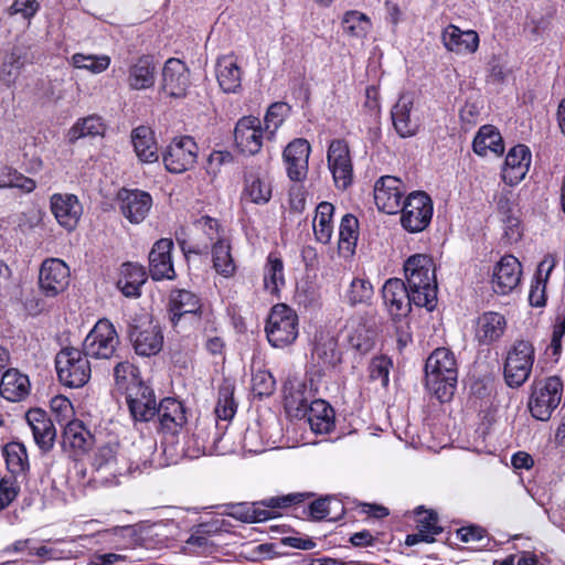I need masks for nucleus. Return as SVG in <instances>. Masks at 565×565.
Returning <instances> with one entry per match:
<instances>
[{
	"label": "nucleus",
	"mask_w": 565,
	"mask_h": 565,
	"mask_svg": "<svg viewBox=\"0 0 565 565\" xmlns=\"http://www.w3.org/2000/svg\"><path fill=\"white\" fill-rule=\"evenodd\" d=\"M168 312L170 322L177 332L185 331L188 324L205 332L215 330L213 311L190 290H172L169 296Z\"/></svg>",
	"instance_id": "nucleus-1"
},
{
	"label": "nucleus",
	"mask_w": 565,
	"mask_h": 565,
	"mask_svg": "<svg viewBox=\"0 0 565 565\" xmlns=\"http://www.w3.org/2000/svg\"><path fill=\"white\" fill-rule=\"evenodd\" d=\"M458 366L455 354L447 348H437L425 364L426 388L440 403L449 402L456 391Z\"/></svg>",
	"instance_id": "nucleus-2"
},
{
	"label": "nucleus",
	"mask_w": 565,
	"mask_h": 565,
	"mask_svg": "<svg viewBox=\"0 0 565 565\" xmlns=\"http://www.w3.org/2000/svg\"><path fill=\"white\" fill-rule=\"evenodd\" d=\"M404 271L414 305L431 311L437 303V282L433 258L425 254H415L405 262Z\"/></svg>",
	"instance_id": "nucleus-3"
},
{
	"label": "nucleus",
	"mask_w": 565,
	"mask_h": 565,
	"mask_svg": "<svg viewBox=\"0 0 565 565\" xmlns=\"http://www.w3.org/2000/svg\"><path fill=\"white\" fill-rule=\"evenodd\" d=\"M94 480L104 486H117L120 478L134 470V462L127 457L118 441L99 445L92 458Z\"/></svg>",
	"instance_id": "nucleus-4"
},
{
	"label": "nucleus",
	"mask_w": 565,
	"mask_h": 565,
	"mask_svg": "<svg viewBox=\"0 0 565 565\" xmlns=\"http://www.w3.org/2000/svg\"><path fill=\"white\" fill-rule=\"evenodd\" d=\"M563 392V381L556 375L534 381L527 402L531 415L537 420H548L559 406Z\"/></svg>",
	"instance_id": "nucleus-5"
},
{
	"label": "nucleus",
	"mask_w": 565,
	"mask_h": 565,
	"mask_svg": "<svg viewBox=\"0 0 565 565\" xmlns=\"http://www.w3.org/2000/svg\"><path fill=\"white\" fill-rule=\"evenodd\" d=\"M266 335L274 348H285L295 342L299 333L298 316L285 303L275 305L267 318Z\"/></svg>",
	"instance_id": "nucleus-6"
},
{
	"label": "nucleus",
	"mask_w": 565,
	"mask_h": 565,
	"mask_svg": "<svg viewBox=\"0 0 565 565\" xmlns=\"http://www.w3.org/2000/svg\"><path fill=\"white\" fill-rule=\"evenodd\" d=\"M55 367L60 382L68 387L84 386L92 374L88 356L73 347L64 348L56 354Z\"/></svg>",
	"instance_id": "nucleus-7"
},
{
	"label": "nucleus",
	"mask_w": 565,
	"mask_h": 565,
	"mask_svg": "<svg viewBox=\"0 0 565 565\" xmlns=\"http://www.w3.org/2000/svg\"><path fill=\"white\" fill-rule=\"evenodd\" d=\"M535 359L533 344L526 340H516L508 351L503 375L510 387L522 386L530 377Z\"/></svg>",
	"instance_id": "nucleus-8"
},
{
	"label": "nucleus",
	"mask_w": 565,
	"mask_h": 565,
	"mask_svg": "<svg viewBox=\"0 0 565 565\" xmlns=\"http://www.w3.org/2000/svg\"><path fill=\"white\" fill-rule=\"evenodd\" d=\"M135 352L141 356L157 355L163 345V334L149 315L135 318L128 330Z\"/></svg>",
	"instance_id": "nucleus-9"
},
{
	"label": "nucleus",
	"mask_w": 565,
	"mask_h": 565,
	"mask_svg": "<svg viewBox=\"0 0 565 565\" xmlns=\"http://www.w3.org/2000/svg\"><path fill=\"white\" fill-rule=\"evenodd\" d=\"M433 212L430 196L423 191H415L403 204L401 223L407 232L419 233L430 224Z\"/></svg>",
	"instance_id": "nucleus-10"
},
{
	"label": "nucleus",
	"mask_w": 565,
	"mask_h": 565,
	"mask_svg": "<svg viewBox=\"0 0 565 565\" xmlns=\"http://www.w3.org/2000/svg\"><path fill=\"white\" fill-rule=\"evenodd\" d=\"M119 338L113 323L106 319L99 320L83 342V351L88 358L110 359Z\"/></svg>",
	"instance_id": "nucleus-11"
},
{
	"label": "nucleus",
	"mask_w": 565,
	"mask_h": 565,
	"mask_svg": "<svg viewBox=\"0 0 565 565\" xmlns=\"http://www.w3.org/2000/svg\"><path fill=\"white\" fill-rule=\"evenodd\" d=\"M198 150L196 142L190 136L173 139L163 154L167 171L179 174L191 169L196 162Z\"/></svg>",
	"instance_id": "nucleus-12"
},
{
	"label": "nucleus",
	"mask_w": 565,
	"mask_h": 565,
	"mask_svg": "<svg viewBox=\"0 0 565 565\" xmlns=\"http://www.w3.org/2000/svg\"><path fill=\"white\" fill-rule=\"evenodd\" d=\"M70 276V268L65 262L60 258H47L40 268V289L46 297H55L67 288Z\"/></svg>",
	"instance_id": "nucleus-13"
},
{
	"label": "nucleus",
	"mask_w": 565,
	"mask_h": 565,
	"mask_svg": "<svg viewBox=\"0 0 565 565\" xmlns=\"http://www.w3.org/2000/svg\"><path fill=\"white\" fill-rule=\"evenodd\" d=\"M126 403L135 422L147 423L156 416L158 405L154 392L145 382L128 388Z\"/></svg>",
	"instance_id": "nucleus-14"
},
{
	"label": "nucleus",
	"mask_w": 565,
	"mask_h": 565,
	"mask_svg": "<svg viewBox=\"0 0 565 565\" xmlns=\"http://www.w3.org/2000/svg\"><path fill=\"white\" fill-rule=\"evenodd\" d=\"M234 137L237 148L243 153L254 156L260 151L266 134L259 118L246 116L237 121Z\"/></svg>",
	"instance_id": "nucleus-15"
},
{
	"label": "nucleus",
	"mask_w": 565,
	"mask_h": 565,
	"mask_svg": "<svg viewBox=\"0 0 565 565\" xmlns=\"http://www.w3.org/2000/svg\"><path fill=\"white\" fill-rule=\"evenodd\" d=\"M394 128L402 138L415 136L420 127V120L414 108V96L403 93L391 111Z\"/></svg>",
	"instance_id": "nucleus-16"
},
{
	"label": "nucleus",
	"mask_w": 565,
	"mask_h": 565,
	"mask_svg": "<svg viewBox=\"0 0 565 565\" xmlns=\"http://www.w3.org/2000/svg\"><path fill=\"white\" fill-rule=\"evenodd\" d=\"M522 266L513 255H504L493 268L491 286L495 294L508 295L520 284Z\"/></svg>",
	"instance_id": "nucleus-17"
},
{
	"label": "nucleus",
	"mask_w": 565,
	"mask_h": 565,
	"mask_svg": "<svg viewBox=\"0 0 565 565\" xmlns=\"http://www.w3.org/2000/svg\"><path fill=\"white\" fill-rule=\"evenodd\" d=\"M50 207L56 222L63 228L75 230L83 213V206L76 195L55 193L50 199Z\"/></svg>",
	"instance_id": "nucleus-18"
},
{
	"label": "nucleus",
	"mask_w": 565,
	"mask_h": 565,
	"mask_svg": "<svg viewBox=\"0 0 565 565\" xmlns=\"http://www.w3.org/2000/svg\"><path fill=\"white\" fill-rule=\"evenodd\" d=\"M117 199L121 213L132 224L141 223L152 206L150 194L140 190L121 189Z\"/></svg>",
	"instance_id": "nucleus-19"
},
{
	"label": "nucleus",
	"mask_w": 565,
	"mask_h": 565,
	"mask_svg": "<svg viewBox=\"0 0 565 565\" xmlns=\"http://www.w3.org/2000/svg\"><path fill=\"white\" fill-rule=\"evenodd\" d=\"M382 296L387 310L393 317H405L411 311L414 300L411 299V289L399 278L388 279L383 288Z\"/></svg>",
	"instance_id": "nucleus-20"
},
{
	"label": "nucleus",
	"mask_w": 565,
	"mask_h": 565,
	"mask_svg": "<svg viewBox=\"0 0 565 565\" xmlns=\"http://www.w3.org/2000/svg\"><path fill=\"white\" fill-rule=\"evenodd\" d=\"M190 85L189 68L178 58H169L162 70V90L170 97L182 98Z\"/></svg>",
	"instance_id": "nucleus-21"
},
{
	"label": "nucleus",
	"mask_w": 565,
	"mask_h": 565,
	"mask_svg": "<svg viewBox=\"0 0 565 565\" xmlns=\"http://www.w3.org/2000/svg\"><path fill=\"white\" fill-rule=\"evenodd\" d=\"M404 193L401 179H377L374 185L375 204L386 214H395L401 210Z\"/></svg>",
	"instance_id": "nucleus-22"
},
{
	"label": "nucleus",
	"mask_w": 565,
	"mask_h": 565,
	"mask_svg": "<svg viewBox=\"0 0 565 565\" xmlns=\"http://www.w3.org/2000/svg\"><path fill=\"white\" fill-rule=\"evenodd\" d=\"M173 242L169 238L157 241L149 253V273L153 280L173 279L175 271L171 259Z\"/></svg>",
	"instance_id": "nucleus-23"
},
{
	"label": "nucleus",
	"mask_w": 565,
	"mask_h": 565,
	"mask_svg": "<svg viewBox=\"0 0 565 565\" xmlns=\"http://www.w3.org/2000/svg\"><path fill=\"white\" fill-rule=\"evenodd\" d=\"M159 429L164 435L177 436L186 424L185 409L175 398H163L157 407Z\"/></svg>",
	"instance_id": "nucleus-24"
},
{
	"label": "nucleus",
	"mask_w": 565,
	"mask_h": 565,
	"mask_svg": "<svg viewBox=\"0 0 565 565\" xmlns=\"http://www.w3.org/2000/svg\"><path fill=\"white\" fill-rule=\"evenodd\" d=\"M25 419L38 447L43 452L50 451L54 446L56 430L46 412L40 408L30 409Z\"/></svg>",
	"instance_id": "nucleus-25"
},
{
	"label": "nucleus",
	"mask_w": 565,
	"mask_h": 565,
	"mask_svg": "<svg viewBox=\"0 0 565 565\" xmlns=\"http://www.w3.org/2000/svg\"><path fill=\"white\" fill-rule=\"evenodd\" d=\"M507 329L503 315L487 311L480 315L475 322V339L480 345H490L499 341Z\"/></svg>",
	"instance_id": "nucleus-26"
},
{
	"label": "nucleus",
	"mask_w": 565,
	"mask_h": 565,
	"mask_svg": "<svg viewBox=\"0 0 565 565\" xmlns=\"http://www.w3.org/2000/svg\"><path fill=\"white\" fill-rule=\"evenodd\" d=\"M310 152V143L303 138H296L287 145L282 158L288 177H306Z\"/></svg>",
	"instance_id": "nucleus-27"
},
{
	"label": "nucleus",
	"mask_w": 565,
	"mask_h": 565,
	"mask_svg": "<svg viewBox=\"0 0 565 565\" xmlns=\"http://www.w3.org/2000/svg\"><path fill=\"white\" fill-rule=\"evenodd\" d=\"M303 499L302 493H291L281 497H271L258 502L252 503L250 518L252 523H260L277 516L275 510L287 508L292 504L301 502Z\"/></svg>",
	"instance_id": "nucleus-28"
},
{
	"label": "nucleus",
	"mask_w": 565,
	"mask_h": 565,
	"mask_svg": "<svg viewBox=\"0 0 565 565\" xmlns=\"http://www.w3.org/2000/svg\"><path fill=\"white\" fill-rule=\"evenodd\" d=\"M444 45L457 54L473 53L479 45V36L472 30L462 31L456 25H448L441 34Z\"/></svg>",
	"instance_id": "nucleus-29"
},
{
	"label": "nucleus",
	"mask_w": 565,
	"mask_h": 565,
	"mask_svg": "<svg viewBox=\"0 0 565 565\" xmlns=\"http://www.w3.org/2000/svg\"><path fill=\"white\" fill-rule=\"evenodd\" d=\"M328 168L332 177H352L353 164L349 145L343 139H333L327 151Z\"/></svg>",
	"instance_id": "nucleus-30"
},
{
	"label": "nucleus",
	"mask_w": 565,
	"mask_h": 565,
	"mask_svg": "<svg viewBox=\"0 0 565 565\" xmlns=\"http://www.w3.org/2000/svg\"><path fill=\"white\" fill-rule=\"evenodd\" d=\"M30 393L29 377L17 369L7 370L0 382V394L10 402H20Z\"/></svg>",
	"instance_id": "nucleus-31"
},
{
	"label": "nucleus",
	"mask_w": 565,
	"mask_h": 565,
	"mask_svg": "<svg viewBox=\"0 0 565 565\" xmlns=\"http://www.w3.org/2000/svg\"><path fill=\"white\" fill-rule=\"evenodd\" d=\"M472 148L477 154L482 157L501 156L504 151V143L499 129L492 125L480 127L473 139Z\"/></svg>",
	"instance_id": "nucleus-32"
},
{
	"label": "nucleus",
	"mask_w": 565,
	"mask_h": 565,
	"mask_svg": "<svg viewBox=\"0 0 565 565\" xmlns=\"http://www.w3.org/2000/svg\"><path fill=\"white\" fill-rule=\"evenodd\" d=\"M216 78L225 93H236L241 88L242 71L234 56L224 55L217 60Z\"/></svg>",
	"instance_id": "nucleus-33"
},
{
	"label": "nucleus",
	"mask_w": 565,
	"mask_h": 565,
	"mask_svg": "<svg viewBox=\"0 0 565 565\" xmlns=\"http://www.w3.org/2000/svg\"><path fill=\"white\" fill-rule=\"evenodd\" d=\"M8 470L13 477L26 479L30 470L26 447L20 441L8 443L2 449Z\"/></svg>",
	"instance_id": "nucleus-34"
},
{
	"label": "nucleus",
	"mask_w": 565,
	"mask_h": 565,
	"mask_svg": "<svg viewBox=\"0 0 565 565\" xmlns=\"http://www.w3.org/2000/svg\"><path fill=\"white\" fill-rule=\"evenodd\" d=\"M156 65L150 56L140 57L129 67L128 85L131 89H147L154 84Z\"/></svg>",
	"instance_id": "nucleus-35"
},
{
	"label": "nucleus",
	"mask_w": 565,
	"mask_h": 565,
	"mask_svg": "<svg viewBox=\"0 0 565 565\" xmlns=\"http://www.w3.org/2000/svg\"><path fill=\"white\" fill-rule=\"evenodd\" d=\"M498 211L508 242H518L522 236V230L516 207L507 196H501L498 201Z\"/></svg>",
	"instance_id": "nucleus-36"
},
{
	"label": "nucleus",
	"mask_w": 565,
	"mask_h": 565,
	"mask_svg": "<svg viewBox=\"0 0 565 565\" xmlns=\"http://www.w3.org/2000/svg\"><path fill=\"white\" fill-rule=\"evenodd\" d=\"M93 436L84 424L74 419L68 422L63 430V447H70L75 451H86L92 445Z\"/></svg>",
	"instance_id": "nucleus-37"
},
{
	"label": "nucleus",
	"mask_w": 565,
	"mask_h": 565,
	"mask_svg": "<svg viewBox=\"0 0 565 565\" xmlns=\"http://www.w3.org/2000/svg\"><path fill=\"white\" fill-rule=\"evenodd\" d=\"M131 141L137 157L141 162H156L158 160L157 145L150 128L139 126L132 130Z\"/></svg>",
	"instance_id": "nucleus-38"
},
{
	"label": "nucleus",
	"mask_w": 565,
	"mask_h": 565,
	"mask_svg": "<svg viewBox=\"0 0 565 565\" xmlns=\"http://www.w3.org/2000/svg\"><path fill=\"white\" fill-rule=\"evenodd\" d=\"M341 26L347 36L364 40L372 29V22L365 13L349 10L341 18Z\"/></svg>",
	"instance_id": "nucleus-39"
},
{
	"label": "nucleus",
	"mask_w": 565,
	"mask_h": 565,
	"mask_svg": "<svg viewBox=\"0 0 565 565\" xmlns=\"http://www.w3.org/2000/svg\"><path fill=\"white\" fill-rule=\"evenodd\" d=\"M308 423L312 431L327 434L333 426V408L322 399L312 402L308 412Z\"/></svg>",
	"instance_id": "nucleus-40"
},
{
	"label": "nucleus",
	"mask_w": 565,
	"mask_h": 565,
	"mask_svg": "<svg viewBox=\"0 0 565 565\" xmlns=\"http://www.w3.org/2000/svg\"><path fill=\"white\" fill-rule=\"evenodd\" d=\"M284 263L276 254L270 253L264 267V288L273 296H279L285 286Z\"/></svg>",
	"instance_id": "nucleus-41"
},
{
	"label": "nucleus",
	"mask_w": 565,
	"mask_h": 565,
	"mask_svg": "<svg viewBox=\"0 0 565 565\" xmlns=\"http://www.w3.org/2000/svg\"><path fill=\"white\" fill-rule=\"evenodd\" d=\"M334 207L329 202H321L316 209V216L313 218V233L316 239L322 244H328L332 237Z\"/></svg>",
	"instance_id": "nucleus-42"
},
{
	"label": "nucleus",
	"mask_w": 565,
	"mask_h": 565,
	"mask_svg": "<svg viewBox=\"0 0 565 565\" xmlns=\"http://www.w3.org/2000/svg\"><path fill=\"white\" fill-rule=\"evenodd\" d=\"M359 238V221L352 214H345L339 226V250L345 256L355 253Z\"/></svg>",
	"instance_id": "nucleus-43"
},
{
	"label": "nucleus",
	"mask_w": 565,
	"mask_h": 565,
	"mask_svg": "<svg viewBox=\"0 0 565 565\" xmlns=\"http://www.w3.org/2000/svg\"><path fill=\"white\" fill-rule=\"evenodd\" d=\"M212 263L215 271L225 278L235 274L236 265L226 239H218L212 245Z\"/></svg>",
	"instance_id": "nucleus-44"
},
{
	"label": "nucleus",
	"mask_w": 565,
	"mask_h": 565,
	"mask_svg": "<svg viewBox=\"0 0 565 565\" xmlns=\"http://www.w3.org/2000/svg\"><path fill=\"white\" fill-rule=\"evenodd\" d=\"M532 154L527 146L516 145L512 147L504 161L505 170L510 169L518 177H525L530 170Z\"/></svg>",
	"instance_id": "nucleus-45"
},
{
	"label": "nucleus",
	"mask_w": 565,
	"mask_h": 565,
	"mask_svg": "<svg viewBox=\"0 0 565 565\" xmlns=\"http://www.w3.org/2000/svg\"><path fill=\"white\" fill-rule=\"evenodd\" d=\"M105 127L100 118L97 116H88L83 119H78L68 131L70 142L85 137L102 136Z\"/></svg>",
	"instance_id": "nucleus-46"
},
{
	"label": "nucleus",
	"mask_w": 565,
	"mask_h": 565,
	"mask_svg": "<svg viewBox=\"0 0 565 565\" xmlns=\"http://www.w3.org/2000/svg\"><path fill=\"white\" fill-rule=\"evenodd\" d=\"M373 286L367 279L354 278L345 292V299L352 307L369 303L373 297Z\"/></svg>",
	"instance_id": "nucleus-47"
},
{
	"label": "nucleus",
	"mask_w": 565,
	"mask_h": 565,
	"mask_svg": "<svg viewBox=\"0 0 565 565\" xmlns=\"http://www.w3.org/2000/svg\"><path fill=\"white\" fill-rule=\"evenodd\" d=\"M115 384L118 390L128 392L134 384H142L138 369L129 361L118 362L114 367Z\"/></svg>",
	"instance_id": "nucleus-48"
},
{
	"label": "nucleus",
	"mask_w": 565,
	"mask_h": 565,
	"mask_svg": "<svg viewBox=\"0 0 565 565\" xmlns=\"http://www.w3.org/2000/svg\"><path fill=\"white\" fill-rule=\"evenodd\" d=\"M289 113V106L286 103L271 104L264 118V129L268 140L275 137L277 129L282 125Z\"/></svg>",
	"instance_id": "nucleus-49"
},
{
	"label": "nucleus",
	"mask_w": 565,
	"mask_h": 565,
	"mask_svg": "<svg viewBox=\"0 0 565 565\" xmlns=\"http://www.w3.org/2000/svg\"><path fill=\"white\" fill-rule=\"evenodd\" d=\"M375 339L374 330L366 328L364 324H359L349 334V344L359 353L366 354L374 348Z\"/></svg>",
	"instance_id": "nucleus-50"
},
{
	"label": "nucleus",
	"mask_w": 565,
	"mask_h": 565,
	"mask_svg": "<svg viewBox=\"0 0 565 565\" xmlns=\"http://www.w3.org/2000/svg\"><path fill=\"white\" fill-rule=\"evenodd\" d=\"M71 63L76 68L86 70L93 74H99L109 67L110 57L107 55H85L76 53L72 56Z\"/></svg>",
	"instance_id": "nucleus-51"
},
{
	"label": "nucleus",
	"mask_w": 565,
	"mask_h": 565,
	"mask_svg": "<svg viewBox=\"0 0 565 565\" xmlns=\"http://www.w3.org/2000/svg\"><path fill=\"white\" fill-rule=\"evenodd\" d=\"M309 515L313 520H335L332 512L335 510L342 511L341 502L337 499L327 497L312 501L309 507Z\"/></svg>",
	"instance_id": "nucleus-52"
},
{
	"label": "nucleus",
	"mask_w": 565,
	"mask_h": 565,
	"mask_svg": "<svg viewBox=\"0 0 565 565\" xmlns=\"http://www.w3.org/2000/svg\"><path fill=\"white\" fill-rule=\"evenodd\" d=\"M24 65L21 54L17 51L4 60L0 70V82L7 87H11L20 76L21 70Z\"/></svg>",
	"instance_id": "nucleus-53"
},
{
	"label": "nucleus",
	"mask_w": 565,
	"mask_h": 565,
	"mask_svg": "<svg viewBox=\"0 0 565 565\" xmlns=\"http://www.w3.org/2000/svg\"><path fill=\"white\" fill-rule=\"evenodd\" d=\"M236 407L233 387L228 384L221 386L215 407L216 416L223 420L232 419L236 413Z\"/></svg>",
	"instance_id": "nucleus-54"
},
{
	"label": "nucleus",
	"mask_w": 565,
	"mask_h": 565,
	"mask_svg": "<svg viewBox=\"0 0 565 565\" xmlns=\"http://www.w3.org/2000/svg\"><path fill=\"white\" fill-rule=\"evenodd\" d=\"M234 157L230 151H213L205 164L206 172L211 175L230 173L234 166Z\"/></svg>",
	"instance_id": "nucleus-55"
},
{
	"label": "nucleus",
	"mask_w": 565,
	"mask_h": 565,
	"mask_svg": "<svg viewBox=\"0 0 565 565\" xmlns=\"http://www.w3.org/2000/svg\"><path fill=\"white\" fill-rule=\"evenodd\" d=\"M271 183L269 179H249L246 184L245 194L256 204H263L271 198Z\"/></svg>",
	"instance_id": "nucleus-56"
},
{
	"label": "nucleus",
	"mask_w": 565,
	"mask_h": 565,
	"mask_svg": "<svg viewBox=\"0 0 565 565\" xmlns=\"http://www.w3.org/2000/svg\"><path fill=\"white\" fill-rule=\"evenodd\" d=\"M392 366V360L385 355L373 358L369 366L371 380L380 381L381 385L386 387L390 383V370Z\"/></svg>",
	"instance_id": "nucleus-57"
},
{
	"label": "nucleus",
	"mask_w": 565,
	"mask_h": 565,
	"mask_svg": "<svg viewBox=\"0 0 565 565\" xmlns=\"http://www.w3.org/2000/svg\"><path fill=\"white\" fill-rule=\"evenodd\" d=\"M275 379L268 371H257L252 377V390L255 395L269 396L275 391Z\"/></svg>",
	"instance_id": "nucleus-58"
},
{
	"label": "nucleus",
	"mask_w": 565,
	"mask_h": 565,
	"mask_svg": "<svg viewBox=\"0 0 565 565\" xmlns=\"http://www.w3.org/2000/svg\"><path fill=\"white\" fill-rule=\"evenodd\" d=\"M20 487L17 478H2L0 480V511L8 508L17 498Z\"/></svg>",
	"instance_id": "nucleus-59"
},
{
	"label": "nucleus",
	"mask_w": 565,
	"mask_h": 565,
	"mask_svg": "<svg viewBox=\"0 0 565 565\" xmlns=\"http://www.w3.org/2000/svg\"><path fill=\"white\" fill-rule=\"evenodd\" d=\"M299 180L296 179V182L289 189V206L295 213H302L307 202V192L305 186L298 182Z\"/></svg>",
	"instance_id": "nucleus-60"
},
{
	"label": "nucleus",
	"mask_w": 565,
	"mask_h": 565,
	"mask_svg": "<svg viewBox=\"0 0 565 565\" xmlns=\"http://www.w3.org/2000/svg\"><path fill=\"white\" fill-rule=\"evenodd\" d=\"M564 334H565V310H564V313L558 315L556 317V320H555V323L553 327L551 343L547 348V350L552 351V355L555 358L561 354L562 339H563Z\"/></svg>",
	"instance_id": "nucleus-61"
},
{
	"label": "nucleus",
	"mask_w": 565,
	"mask_h": 565,
	"mask_svg": "<svg viewBox=\"0 0 565 565\" xmlns=\"http://www.w3.org/2000/svg\"><path fill=\"white\" fill-rule=\"evenodd\" d=\"M194 225L206 235L212 244L218 242V239H224L220 234L218 221L213 217L202 216L195 221Z\"/></svg>",
	"instance_id": "nucleus-62"
},
{
	"label": "nucleus",
	"mask_w": 565,
	"mask_h": 565,
	"mask_svg": "<svg viewBox=\"0 0 565 565\" xmlns=\"http://www.w3.org/2000/svg\"><path fill=\"white\" fill-rule=\"evenodd\" d=\"M40 9V4L36 0H14L9 8V14H21L24 19L30 20L36 14Z\"/></svg>",
	"instance_id": "nucleus-63"
},
{
	"label": "nucleus",
	"mask_w": 565,
	"mask_h": 565,
	"mask_svg": "<svg viewBox=\"0 0 565 565\" xmlns=\"http://www.w3.org/2000/svg\"><path fill=\"white\" fill-rule=\"evenodd\" d=\"M423 513L424 515H420V512H418L417 530H427L426 534L435 539V535L443 532V527L438 525V516L433 511H424Z\"/></svg>",
	"instance_id": "nucleus-64"
}]
</instances>
